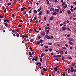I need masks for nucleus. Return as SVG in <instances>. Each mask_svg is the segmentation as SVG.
Masks as SVG:
<instances>
[{"mask_svg": "<svg viewBox=\"0 0 76 76\" xmlns=\"http://www.w3.org/2000/svg\"><path fill=\"white\" fill-rule=\"evenodd\" d=\"M45 37L46 38L48 39H51V37H49L48 35H46L45 36Z\"/></svg>", "mask_w": 76, "mask_h": 76, "instance_id": "nucleus-1", "label": "nucleus"}, {"mask_svg": "<svg viewBox=\"0 0 76 76\" xmlns=\"http://www.w3.org/2000/svg\"><path fill=\"white\" fill-rule=\"evenodd\" d=\"M54 19V16H51L50 18V20H53Z\"/></svg>", "mask_w": 76, "mask_h": 76, "instance_id": "nucleus-2", "label": "nucleus"}, {"mask_svg": "<svg viewBox=\"0 0 76 76\" xmlns=\"http://www.w3.org/2000/svg\"><path fill=\"white\" fill-rule=\"evenodd\" d=\"M66 28L64 27H62V31H65V30H66Z\"/></svg>", "mask_w": 76, "mask_h": 76, "instance_id": "nucleus-3", "label": "nucleus"}, {"mask_svg": "<svg viewBox=\"0 0 76 76\" xmlns=\"http://www.w3.org/2000/svg\"><path fill=\"white\" fill-rule=\"evenodd\" d=\"M69 40V41H74V39H73V38H69L68 39Z\"/></svg>", "mask_w": 76, "mask_h": 76, "instance_id": "nucleus-4", "label": "nucleus"}, {"mask_svg": "<svg viewBox=\"0 0 76 76\" xmlns=\"http://www.w3.org/2000/svg\"><path fill=\"white\" fill-rule=\"evenodd\" d=\"M41 35L43 36H44L45 35V33L44 32H42L41 33Z\"/></svg>", "mask_w": 76, "mask_h": 76, "instance_id": "nucleus-5", "label": "nucleus"}, {"mask_svg": "<svg viewBox=\"0 0 76 76\" xmlns=\"http://www.w3.org/2000/svg\"><path fill=\"white\" fill-rule=\"evenodd\" d=\"M67 70L68 73H69L71 72V70H70V68H68Z\"/></svg>", "mask_w": 76, "mask_h": 76, "instance_id": "nucleus-6", "label": "nucleus"}, {"mask_svg": "<svg viewBox=\"0 0 76 76\" xmlns=\"http://www.w3.org/2000/svg\"><path fill=\"white\" fill-rule=\"evenodd\" d=\"M26 11H24L23 12V15H26Z\"/></svg>", "mask_w": 76, "mask_h": 76, "instance_id": "nucleus-7", "label": "nucleus"}, {"mask_svg": "<svg viewBox=\"0 0 76 76\" xmlns=\"http://www.w3.org/2000/svg\"><path fill=\"white\" fill-rule=\"evenodd\" d=\"M38 57H36L35 58H34V60H35L36 61H38Z\"/></svg>", "mask_w": 76, "mask_h": 76, "instance_id": "nucleus-8", "label": "nucleus"}, {"mask_svg": "<svg viewBox=\"0 0 76 76\" xmlns=\"http://www.w3.org/2000/svg\"><path fill=\"white\" fill-rule=\"evenodd\" d=\"M43 70L45 71V72H46L47 71V70H48V69H46L45 68H43Z\"/></svg>", "mask_w": 76, "mask_h": 76, "instance_id": "nucleus-9", "label": "nucleus"}, {"mask_svg": "<svg viewBox=\"0 0 76 76\" xmlns=\"http://www.w3.org/2000/svg\"><path fill=\"white\" fill-rule=\"evenodd\" d=\"M39 66H41V64L40 62L37 63V65H39Z\"/></svg>", "mask_w": 76, "mask_h": 76, "instance_id": "nucleus-10", "label": "nucleus"}, {"mask_svg": "<svg viewBox=\"0 0 76 76\" xmlns=\"http://www.w3.org/2000/svg\"><path fill=\"white\" fill-rule=\"evenodd\" d=\"M44 0V1H45L46 0L47 4H48L49 3H50V2H49V1H48V0Z\"/></svg>", "mask_w": 76, "mask_h": 76, "instance_id": "nucleus-11", "label": "nucleus"}, {"mask_svg": "<svg viewBox=\"0 0 76 76\" xmlns=\"http://www.w3.org/2000/svg\"><path fill=\"white\" fill-rule=\"evenodd\" d=\"M55 11H56V12H59L60 11L58 9H55Z\"/></svg>", "mask_w": 76, "mask_h": 76, "instance_id": "nucleus-12", "label": "nucleus"}, {"mask_svg": "<svg viewBox=\"0 0 76 76\" xmlns=\"http://www.w3.org/2000/svg\"><path fill=\"white\" fill-rule=\"evenodd\" d=\"M66 7H67V4H66L63 7V9H66Z\"/></svg>", "mask_w": 76, "mask_h": 76, "instance_id": "nucleus-13", "label": "nucleus"}, {"mask_svg": "<svg viewBox=\"0 0 76 76\" xmlns=\"http://www.w3.org/2000/svg\"><path fill=\"white\" fill-rule=\"evenodd\" d=\"M4 24L5 26H6V27H7L8 25V24L7 23H4Z\"/></svg>", "mask_w": 76, "mask_h": 76, "instance_id": "nucleus-14", "label": "nucleus"}, {"mask_svg": "<svg viewBox=\"0 0 76 76\" xmlns=\"http://www.w3.org/2000/svg\"><path fill=\"white\" fill-rule=\"evenodd\" d=\"M69 42L70 44L71 45H72V44H73V42L71 41H69Z\"/></svg>", "mask_w": 76, "mask_h": 76, "instance_id": "nucleus-15", "label": "nucleus"}, {"mask_svg": "<svg viewBox=\"0 0 76 76\" xmlns=\"http://www.w3.org/2000/svg\"><path fill=\"white\" fill-rule=\"evenodd\" d=\"M34 13H37V10H34Z\"/></svg>", "mask_w": 76, "mask_h": 76, "instance_id": "nucleus-16", "label": "nucleus"}, {"mask_svg": "<svg viewBox=\"0 0 76 76\" xmlns=\"http://www.w3.org/2000/svg\"><path fill=\"white\" fill-rule=\"evenodd\" d=\"M61 59L62 60H64V56H62L61 58Z\"/></svg>", "mask_w": 76, "mask_h": 76, "instance_id": "nucleus-17", "label": "nucleus"}, {"mask_svg": "<svg viewBox=\"0 0 76 76\" xmlns=\"http://www.w3.org/2000/svg\"><path fill=\"white\" fill-rule=\"evenodd\" d=\"M67 13L68 14H70V13H71V12L70 11H68Z\"/></svg>", "mask_w": 76, "mask_h": 76, "instance_id": "nucleus-18", "label": "nucleus"}, {"mask_svg": "<svg viewBox=\"0 0 76 76\" xmlns=\"http://www.w3.org/2000/svg\"><path fill=\"white\" fill-rule=\"evenodd\" d=\"M65 4H66V2H64L62 4V6H64L65 5Z\"/></svg>", "mask_w": 76, "mask_h": 76, "instance_id": "nucleus-19", "label": "nucleus"}, {"mask_svg": "<svg viewBox=\"0 0 76 76\" xmlns=\"http://www.w3.org/2000/svg\"><path fill=\"white\" fill-rule=\"evenodd\" d=\"M46 33L47 34H48V33H49V30H47L46 31Z\"/></svg>", "mask_w": 76, "mask_h": 76, "instance_id": "nucleus-20", "label": "nucleus"}, {"mask_svg": "<svg viewBox=\"0 0 76 76\" xmlns=\"http://www.w3.org/2000/svg\"><path fill=\"white\" fill-rule=\"evenodd\" d=\"M29 55L30 56H32V54L31 53V52H29Z\"/></svg>", "mask_w": 76, "mask_h": 76, "instance_id": "nucleus-21", "label": "nucleus"}, {"mask_svg": "<svg viewBox=\"0 0 76 76\" xmlns=\"http://www.w3.org/2000/svg\"><path fill=\"white\" fill-rule=\"evenodd\" d=\"M57 15V12H55L54 13H53V15L54 16L55 15Z\"/></svg>", "mask_w": 76, "mask_h": 76, "instance_id": "nucleus-22", "label": "nucleus"}, {"mask_svg": "<svg viewBox=\"0 0 76 76\" xmlns=\"http://www.w3.org/2000/svg\"><path fill=\"white\" fill-rule=\"evenodd\" d=\"M61 54L63 55V51H61L60 52Z\"/></svg>", "mask_w": 76, "mask_h": 76, "instance_id": "nucleus-23", "label": "nucleus"}, {"mask_svg": "<svg viewBox=\"0 0 76 76\" xmlns=\"http://www.w3.org/2000/svg\"><path fill=\"white\" fill-rule=\"evenodd\" d=\"M40 43H42V42H43V40H42V39H40Z\"/></svg>", "mask_w": 76, "mask_h": 76, "instance_id": "nucleus-24", "label": "nucleus"}, {"mask_svg": "<svg viewBox=\"0 0 76 76\" xmlns=\"http://www.w3.org/2000/svg\"><path fill=\"white\" fill-rule=\"evenodd\" d=\"M41 14H42V12H41V11H40L39 12V16H40V15H41Z\"/></svg>", "mask_w": 76, "mask_h": 76, "instance_id": "nucleus-25", "label": "nucleus"}, {"mask_svg": "<svg viewBox=\"0 0 76 76\" xmlns=\"http://www.w3.org/2000/svg\"><path fill=\"white\" fill-rule=\"evenodd\" d=\"M54 70H55L57 72V70H58L56 68H54Z\"/></svg>", "mask_w": 76, "mask_h": 76, "instance_id": "nucleus-26", "label": "nucleus"}, {"mask_svg": "<svg viewBox=\"0 0 76 76\" xmlns=\"http://www.w3.org/2000/svg\"><path fill=\"white\" fill-rule=\"evenodd\" d=\"M57 57H61V55H58L57 56Z\"/></svg>", "mask_w": 76, "mask_h": 76, "instance_id": "nucleus-27", "label": "nucleus"}, {"mask_svg": "<svg viewBox=\"0 0 76 76\" xmlns=\"http://www.w3.org/2000/svg\"><path fill=\"white\" fill-rule=\"evenodd\" d=\"M12 18H15V14L13 13L12 14Z\"/></svg>", "mask_w": 76, "mask_h": 76, "instance_id": "nucleus-28", "label": "nucleus"}, {"mask_svg": "<svg viewBox=\"0 0 76 76\" xmlns=\"http://www.w3.org/2000/svg\"><path fill=\"white\" fill-rule=\"evenodd\" d=\"M37 44H40V43L38 42V41H37Z\"/></svg>", "mask_w": 76, "mask_h": 76, "instance_id": "nucleus-29", "label": "nucleus"}, {"mask_svg": "<svg viewBox=\"0 0 76 76\" xmlns=\"http://www.w3.org/2000/svg\"><path fill=\"white\" fill-rule=\"evenodd\" d=\"M3 16L0 15V18H1V19H3Z\"/></svg>", "mask_w": 76, "mask_h": 76, "instance_id": "nucleus-30", "label": "nucleus"}, {"mask_svg": "<svg viewBox=\"0 0 76 76\" xmlns=\"http://www.w3.org/2000/svg\"><path fill=\"white\" fill-rule=\"evenodd\" d=\"M25 37V38H28V36L26 34H25L24 35Z\"/></svg>", "mask_w": 76, "mask_h": 76, "instance_id": "nucleus-31", "label": "nucleus"}, {"mask_svg": "<svg viewBox=\"0 0 76 76\" xmlns=\"http://www.w3.org/2000/svg\"><path fill=\"white\" fill-rule=\"evenodd\" d=\"M45 47L46 48H48V46H45Z\"/></svg>", "mask_w": 76, "mask_h": 76, "instance_id": "nucleus-32", "label": "nucleus"}, {"mask_svg": "<svg viewBox=\"0 0 76 76\" xmlns=\"http://www.w3.org/2000/svg\"><path fill=\"white\" fill-rule=\"evenodd\" d=\"M31 42H34V40L33 39H31Z\"/></svg>", "mask_w": 76, "mask_h": 76, "instance_id": "nucleus-33", "label": "nucleus"}, {"mask_svg": "<svg viewBox=\"0 0 76 76\" xmlns=\"http://www.w3.org/2000/svg\"><path fill=\"white\" fill-rule=\"evenodd\" d=\"M21 11H23V10H24V9H23V8H21Z\"/></svg>", "mask_w": 76, "mask_h": 76, "instance_id": "nucleus-34", "label": "nucleus"}, {"mask_svg": "<svg viewBox=\"0 0 76 76\" xmlns=\"http://www.w3.org/2000/svg\"><path fill=\"white\" fill-rule=\"evenodd\" d=\"M20 22H21V23L23 22V20H20Z\"/></svg>", "mask_w": 76, "mask_h": 76, "instance_id": "nucleus-35", "label": "nucleus"}, {"mask_svg": "<svg viewBox=\"0 0 76 76\" xmlns=\"http://www.w3.org/2000/svg\"><path fill=\"white\" fill-rule=\"evenodd\" d=\"M48 45H52V43H48Z\"/></svg>", "mask_w": 76, "mask_h": 76, "instance_id": "nucleus-36", "label": "nucleus"}, {"mask_svg": "<svg viewBox=\"0 0 76 76\" xmlns=\"http://www.w3.org/2000/svg\"><path fill=\"white\" fill-rule=\"evenodd\" d=\"M66 21H64V22H63V24L64 25V24H66Z\"/></svg>", "mask_w": 76, "mask_h": 76, "instance_id": "nucleus-37", "label": "nucleus"}, {"mask_svg": "<svg viewBox=\"0 0 76 76\" xmlns=\"http://www.w3.org/2000/svg\"><path fill=\"white\" fill-rule=\"evenodd\" d=\"M47 14H49V11H48V10H47Z\"/></svg>", "mask_w": 76, "mask_h": 76, "instance_id": "nucleus-38", "label": "nucleus"}, {"mask_svg": "<svg viewBox=\"0 0 76 76\" xmlns=\"http://www.w3.org/2000/svg\"><path fill=\"white\" fill-rule=\"evenodd\" d=\"M17 37H19V34L18 33L17 34Z\"/></svg>", "mask_w": 76, "mask_h": 76, "instance_id": "nucleus-39", "label": "nucleus"}, {"mask_svg": "<svg viewBox=\"0 0 76 76\" xmlns=\"http://www.w3.org/2000/svg\"><path fill=\"white\" fill-rule=\"evenodd\" d=\"M38 39H41V36H39V37L38 38Z\"/></svg>", "mask_w": 76, "mask_h": 76, "instance_id": "nucleus-40", "label": "nucleus"}, {"mask_svg": "<svg viewBox=\"0 0 76 76\" xmlns=\"http://www.w3.org/2000/svg\"><path fill=\"white\" fill-rule=\"evenodd\" d=\"M68 58H69V59H70L71 60H72V57H68Z\"/></svg>", "mask_w": 76, "mask_h": 76, "instance_id": "nucleus-41", "label": "nucleus"}, {"mask_svg": "<svg viewBox=\"0 0 76 76\" xmlns=\"http://www.w3.org/2000/svg\"><path fill=\"white\" fill-rule=\"evenodd\" d=\"M75 64H76V63H73L72 65L73 66H75Z\"/></svg>", "mask_w": 76, "mask_h": 76, "instance_id": "nucleus-42", "label": "nucleus"}, {"mask_svg": "<svg viewBox=\"0 0 76 76\" xmlns=\"http://www.w3.org/2000/svg\"><path fill=\"white\" fill-rule=\"evenodd\" d=\"M12 33H13V34H15V31H14V30H12Z\"/></svg>", "mask_w": 76, "mask_h": 76, "instance_id": "nucleus-43", "label": "nucleus"}, {"mask_svg": "<svg viewBox=\"0 0 76 76\" xmlns=\"http://www.w3.org/2000/svg\"><path fill=\"white\" fill-rule=\"evenodd\" d=\"M71 11V12H73V9H72V8H71L70 9Z\"/></svg>", "mask_w": 76, "mask_h": 76, "instance_id": "nucleus-44", "label": "nucleus"}, {"mask_svg": "<svg viewBox=\"0 0 76 76\" xmlns=\"http://www.w3.org/2000/svg\"><path fill=\"white\" fill-rule=\"evenodd\" d=\"M8 6H9V5H10V4H11V3L9 2L8 3Z\"/></svg>", "mask_w": 76, "mask_h": 76, "instance_id": "nucleus-45", "label": "nucleus"}, {"mask_svg": "<svg viewBox=\"0 0 76 76\" xmlns=\"http://www.w3.org/2000/svg\"><path fill=\"white\" fill-rule=\"evenodd\" d=\"M7 22H8V23H9V22H10V21H9V20H7Z\"/></svg>", "mask_w": 76, "mask_h": 76, "instance_id": "nucleus-46", "label": "nucleus"}, {"mask_svg": "<svg viewBox=\"0 0 76 76\" xmlns=\"http://www.w3.org/2000/svg\"><path fill=\"white\" fill-rule=\"evenodd\" d=\"M62 49H64V50H66V48L65 47H63L62 48Z\"/></svg>", "mask_w": 76, "mask_h": 76, "instance_id": "nucleus-47", "label": "nucleus"}, {"mask_svg": "<svg viewBox=\"0 0 76 76\" xmlns=\"http://www.w3.org/2000/svg\"><path fill=\"white\" fill-rule=\"evenodd\" d=\"M21 26H22V25H20L18 26L19 27H21Z\"/></svg>", "mask_w": 76, "mask_h": 76, "instance_id": "nucleus-48", "label": "nucleus"}, {"mask_svg": "<svg viewBox=\"0 0 76 76\" xmlns=\"http://www.w3.org/2000/svg\"><path fill=\"white\" fill-rule=\"evenodd\" d=\"M68 31H71V30L69 28H68Z\"/></svg>", "mask_w": 76, "mask_h": 76, "instance_id": "nucleus-49", "label": "nucleus"}, {"mask_svg": "<svg viewBox=\"0 0 76 76\" xmlns=\"http://www.w3.org/2000/svg\"><path fill=\"white\" fill-rule=\"evenodd\" d=\"M44 56V54L42 53L41 55V57H42Z\"/></svg>", "mask_w": 76, "mask_h": 76, "instance_id": "nucleus-50", "label": "nucleus"}, {"mask_svg": "<svg viewBox=\"0 0 76 76\" xmlns=\"http://www.w3.org/2000/svg\"><path fill=\"white\" fill-rule=\"evenodd\" d=\"M26 2L27 3V4H29V2L26 1Z\"/></svg>", "mask_w": 76, "mask_h": 76, "instance_id": "nucleus-51", "label": "nucleus"}, {"mask_svg": "<svg viewBox=\"0 0 76 76\" xmlns=\"http://www.w3.org/2000/svg\"><path fill=\"white\" fill-rule=\"evenodd\" d=\"M74 4H75V5H76V2H74L73 3Z\"/></svg>", "mask_w": 76, "mask_h": 76, "instance_id": "nucleus-52", "label": "nucleus"}, {"mask_svg": "<svg viewBox=\"0 0 76 76\" xmlns=\"http://www.w3.org/2000/svg\"><path fill=\"white\" fill-rule=\"evenodd\" d=\"M67 37H70V34H68L67 35Z\"/></svg>", "mask_w": 76, "mask_h": 76, "instance_id": "nucleus-53", "label": "nucleus"}, {"mask_svg": "<svg viewBox=\"0 0 76 76\" xmlns=\"http://www.w3.org/2000/svg\"><path fill=\"white\" fill-rule=\"evenodd\" d=\"M31 12H32V10H30L29 11V13H31Z\"/></svg>", "mask_w": 76, "mask_h": 76, "instance_id": "nucleus-54", "label": "nucleus"}, {"mask_svg": "<svg viewBox=\"0 0 76 76\" xmlns=\"http://www.w3.org/2000/svg\"><path fill=\"white\" fill-rule=\"evenodd\" d=\"M60 13H63V11H62L61 10L60 11Z\"/></svg>", "mask_w": 76, "mask_h": 76, "instance_id": "nucleus-55", "label": "nucleus"}, {"mask_svg": "<svg viewBox=\"0 0 76 76\" xmlns=\"http://www.w3.org/2000/svg\"><path fill=\"white\" fill-rule=\"evenodd\" d=\"M4 12H6V9H5L4 10Z\"/></svg>", "mask_w": 76, "mask_h": 76, "instance_id": "nucleus-56", "label": "nucleus"}, {"mask_svg": "<svg viewBox=\"0 0 76 76\" xmlns=\"http://www.w3.org/2000/svg\"><path fill=\"white\" fill-rule=\"evenodd\" d=\"M45 51H46V52H47V51H48V49H46L45 50Z\"/></svg>", "mask_w": 76, "mask_h": 76, "instance_id": "nucleus-57", "label": "nucleus"}, {"mask_svg": "<svg viewBox=\"0 0 76 76\" xmlns=\"http://www.w3.org/2000/svg\"><path fill=\"white\" fill-rule=\"evenodd\" d=\"M74 73H75L76 72V69H75L74 71Z\"/></svg>", "mask_w": 76, "mask_h": 76, "instance_id": "nucleus-58", "label": "nucleus"}, {"mask_svg": "<svg viewBox=\"0 0 76 76\" xmlns=\"http://www.w3.org/2000/svg\"><path fill=\"white\" fill-rule=\"evenodd\" d=\"M65 45L66 47H68V45L67 44H66Z\"/></svg>", "mask_w": 76, "mask_h": 76, "instance_id": "nucleus-59", "label": "nucleus"}, {"mask_svg": "<svg viewBox=\"0 0 76 76\" xmlns=\"http://www.w3.org/2000/svg\"><path fill=\"white\" fill-rule=\"evenodd\" d=\"M70 48L71 50H72V49H73V48H72V47H70Z\"/></svg>", "mask_w": 76, "mask_h": 76, "instance_id": "nucleus-60", "label": "nucleus"}, {"mask_svg": "<svg viewBox=\"0 0 76 76\" xmlns=\"http://www.w3.org/2000/svg\"><path fill=\"white\" fill-rule=\"evenodd\" d=\"M63 25V23H61L60 24V26H62Z\"/></svg>", "mask_w": 76, "mask_h": 76, "instance_id": "nucleus-61", "label": "nucleus"}, {"mask_svg": "<svg viewBox=\"0 0 76 76\" xmlns=\"http://www.w3.org/2000/svg\"><path fill=\"white\" fill-rule=\"evenodd\" d=\"M61 3H63V0H61Z\"/></svg>", "mask_w": 76, "mask_h": 76, "instance_id": "nucleus-62", "label": "nucleus"}, {"mask_svg": "<svg viewBox=\"0 0 76 76\" xmlns=\"http://www.w3.org/2000/svg\"><path fill=\"white\" fill-rule=\"evenodd\" d=\"M73 10H76V7L73 8Z\"/></svg>", "mask_w": 76, "mask_h": 76, "instance_id": "nucleus-63", "label": "nucleus"}, {"mask_svg": "<svg viewBox=\"0 0 76 76\" xmlns=\"http://www.w3.org/2000/svg\"><path fill=\"white\" fill-rule=\"evenodd\" d=\"M75 19H76V18H74L73 19V20H75Z\"/></svg>", "mask_w": 76, "mask_h": 76, "instance_id": "nucleus-64", "label": "nucleus"}]
</instances>
